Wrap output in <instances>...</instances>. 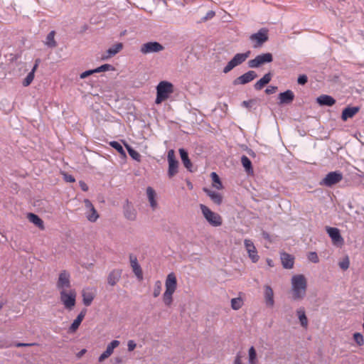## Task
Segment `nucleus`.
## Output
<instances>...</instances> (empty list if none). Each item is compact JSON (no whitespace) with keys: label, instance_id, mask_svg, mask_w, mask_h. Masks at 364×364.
<instances>
[{"label":"nucleus","instance_id":"22","mask_svg":"<svg viewBox=\"0 0 364 364\" xmlns=\"http://www.w3.org/2000/svg\"><path fill=\"white\" fill-rule=\"evenodd\" d=\"M294 99V92L288 90L284 92H281L279 95V104H290L292 102V101Z\"/></svg>","mask_w":364,"mask_h":364},{"label":"nucleus","instance_id":"56","mask_svg":"<svg viewBox=\"0 0 364 364\" xmlns=\"http://www.w3.org/2000/svg\"><path fill=\"white\" fill-rule=\"evenodd\" d=\"M79 183H80V186L81 189L83 191H87L88 190V186L84 181H80Z\"/></svg>","mask_w":364,"mask_h":364},{"label":"nucleus","instance_id":"45","mask_svg":"<svg viewBox=\"0 0 364 364\" xmlns=\"http://www.w3.org/2000/svg\"><path fill=\"white\" fill-rule=\"evenodd\" d=\"M34 76L35 75L33 74V73H29L26 77L23 80V85L24 87H28V85H30L34 79Z\"/></svg>","mask_w":364,"mask_h":364},{"label":"nucleus","instance_id":"48","mask_svg":"<svg viewBox=\"0 0 364 364\" xmlns=\"http://www.w3.org/2000/svg\"><path fill=\"white\" fill-rule=\"evenodd\" d=\"M93 73H95V69L86 70V71L80 74V77L81 79H84V78H86L87 77L91 75Z\"/></svg>","mask_w":364,"mask_h":364},{"label":"nucleus","instance_id":"51","mask_svg":"<svg viewBox=\"0 0 364 364\" xmlns=\"http://www.w3.org/2000/svg\"><path fill=\"white\" fill-rule=\"evenodd\" d=\"M128 350L129 351H132L134 350V348H136V345L135 343V342L132 340L131 341H129L128 342Z\"/></svg>","mask_w":364,"mask_h":364},{"label":"nucleus","instance_id":"40","mask_svg":"<svg viewBox=\"0 0 364 364\" xmlns=\"http://www.w3.org/2000/svg\"><path fill=\"white\" fill-rule=\"evenodd\" d=\"M126 146H127L128 153L130 155V156L133 159H134V160H136L137 161H141V155H140V154L138 151H136V150H134L132 148H131L129 146L126 145Z\"/></svg>","mask_w":364,"mask_h":364},{"label":"nucleus","instance_id":"35","mask_svg":"<svg viewBox=\"0 0 364 364\" xmlns=\"http://www.w3.org/2000/svg\"><path fill=\"white\" fill-rule=\"evenodd\" d=\"M210 176L213 180V186L218 190L223 189V186L218 175L215 172H212Z\"/></svg>","mask_w":364,"mask_h":364},{"label":"nucleus","instance_id":"2","mask_svg":"<svg viewBox=\"0 0 364 364\" xmlns=\"http://www.w3.org/2000/svg\"><path fill=\"white\" fill-rule=\"evenodd\" d=\"M156 97L155 103L160 105L167 100L174 92V85L171 82L162 80L159 82L156 87Z\"/></svg>","mask_w":364,"mask_h":364},{"label":"nucleus","instance_id":"44","mask_svg":"<svg viewBox=\"0 0 364 364\" xmlns=\"http://www.w3.org/2000/svg\"><path fill=\"white\" fill-rule=\"evenodd\" d=\"M353 339L358 346H363L364 338L360 333H355L353 334Z\"/></svg>","mask_w":364,"mask_h":364},{"label":"nucleus","instance_id":"29","mask_svg":"<svg viewBox=\"0 0 364 364\" xmlns=\"http://www.w3.org/2000/svg\"><path fill=\"white\" fill-rule=\"evenodd\" d=\"M121 277V271L113 270L112 271L107 277V282L111 286H114Z\"/></svg>","mask_w":364,"mask_h":364},{"label":"nucleus","instance_id":"39","mask_svg":"<svg viewBox=\"0 0 364 364\" xmlns=\"http://www.w3.org/2000/svg\"><path fill=\"white\" fill-rule=\"evenodd\" d=\"M124 215L127 219L133 220L136 218V213L134 208L127 206L124 211Z\"/></svg>","mask_w":364,"mask_h":364},{"label":"nucleus","instance_id":"30","mask_svg":"<svg viewBox=\"0 0 364 364\" xmlns=\"http://www.w3.org/2000/svg\"><path fill=\"white\" fill-rule=\"evenodd\" d=\"M296 314L299 319L300 323L302 327L307 328L308 327V318L306 316L305 309L304 307H301L297 309Z\"/></svg>","mask_w":364,"mask_h":364},{"label":"nucleus","instance_id":"37","mask_svg":"<svg viewBox=\"0 0 364 364\" xmlns=\"http://www.w3.org/2000/svg\"><path fill=\"white\" fill-rule=\"evenodd\" d=\"M241 163L247 173L252 172V162L247 156H242Z\"/></svg>","mask_w":364,"mask_h":364},{"label":"nucleus","instance_id":"24","mask_svg":"<svg viewBox=\"0 0 364 364\" xmlns=\"http://www.w3.org/2000/svg\"><path fill=\"white\" fill-rule=\"evenodd\" d=\"M282 264L285 269H291L294 266V258L291 255L283 252L281 254Z\"/></svg>","mask_w":364,"mask_h":364},{"label":"nucleus","instance_id":"34","mask_svg":"<svg viewBox=\"0 0 364 364\" xmlns=\"http://www.w3.org/2000/svg\"><path fill=\"white\" fill-rule=\"evenodd\" d=\"M248 360L249 364H258V359L257 357V352L253 346H251L248 350Z\"/></svg>","mask_w":364,"mask_h":364},{"label":"nucleus","instance_id":"43","mask_svg":"<svg viewBox=\"0 0 364 364\" xmlns=\"http://www.w3.org/2000/svg\"><path fill=\"white\" fill-rule=\"evenodd\" d=\"M114 68L109 65V64H104L97 68L95 69V73H101V72H105L108 70H114Z\"/></svg>","mask_w":364,"mask_h":364},{"label":"nucleus","instance_id":"57","mask_svg":"<svg viewBox=\"0 0 364 364\" xmlns=\"http://www.w3.org/2000/svg\"><path fill=\"white\" fill-rule=\"evenodd\" d=\"M252 102H253V100L243 101L242 105L247 108H250L251 107V104Z\"/></svg>","mask_w":364,"mask_h":364},{"label":"nucleus","instance_id":"17","mask_svg":"<svg viewBox=\"0 0 364 364\" xmlns=\"http://www.w3.org/2000/svg\"><path fill=\"white\" fill-rule=\"evenodd\" d=\"M82 296L83 304L89 306L95 296V291L89 287L84 288L82 291Z\"/></svg>","mask_w":364,"mask_h":364},{"label":"nucleus","instance_id":"36","mask_svg":"<svg viewBox=\"0 0 364 364\" xmlns=\"http://www.w3.org/2000/svg\"><path fill=\"white\" fill-rule=\"evenodd\" d=\"M55 32L54 31H50L46 38V44L50 48H55L57 46L56 41H55Z\"/></svg>","mask_w":364,"mask_h":364},{"label":"nucleus","instance_id":"61","mask_svg":"<svg viewBox=\"0 0 364 364\" xmlns=\"http://www.w3.org/2000/svg\"><path fill=\"white\" fill-rule=\"evenodd\" d=\"M85 351H86V350H85V349L82 350H81V352H80V354H83V353H85Z\"/></svg>","mask_w":364,"mask_h":364},{"label":"nucleus","instance_id":"4","mask_svg":"<svg viewBox=\"0 0 364 364\" xmlns=\"http://www.w3.org/2000/svg\"><path fill=\"white\" fill-rule=\"evenodd\" d=\"M60 300L65 309L67 310H72L76 304L77 293L74 289L62 291L59 292Z\"/></svg>","mask_w":364,"mask_h":364},{"label":"nucleus","instance_id":"15","mask_svg":"<svg viewBox=\"0 0 364 364\" xmlns=\"http://www.w3.org/2000/svg\"><path fill=\"white\" fill-rule=\"evenodd\" d=\"M129 261L133 272L134 273V274L136 275L139 280H142L143 272L140 265L138 263L136 257L134 255H130Z\"/></svg>","mask_w":364,"mask_h":364},{"label":"nucleus","instance_id":"53","mask_svg":"<svg viewBox=\"0 0 364 364\" xmlns=\"http://www.w3.org/2000/svg\"><path fill=\"white\" fill-rule=\"evenodd\" d=\"M64 178L67 182L73 183L75 181V178L71 175L65 174Z\"/></svg>","mask_w":364,"mask_h":364},{"label":"nucleus","instance_id":"60","mask_svg":"<svg viewBox=\"0 0 364 364\" xmlns=\"http://www.w3.org/2000/svg\"><path fill=\"white\" fill-rule=\"evenodd\" d=\"M40 63H41V60L39 58H38L35 60V65H37L38 66L39 65Z\"/></svg>","mask_w":364,"mask_h":364},{"label":"nucleus","instance_id":"52","mask_svg":"<svg viewBox=\"0 0 364 364\" xmlns=\"http://www.w3.org/2000/svg\"><path fill=\"white\" fill-rule=\"evenodd\" d=\"M233 364H242V355L240 353H237L235 358Z\"/></svg>","mask_w":364,"mask_h":364},{"label":"nucleus","instance_id":"26","mask_svg":"<svg viewBox=\"0 0 364 364\" xmlns=\"http://www.w3.org/2000/svg\"><path fill=\"white\" fill-rule=\"evenodd\" d=\"M264 299L267 306L270 307L274 306V292L272 289L268 285L264 287Z\"/></svg>","mask_w":364,"mask_h":364},{"label":"nucleus","instance_id":"16","mask_svg":"<svg viewBox=\"0 0 364 364\" xmlns=\"http://www.w3.org/2000/svg\"><path fill=\"white\" fill-rule=\"evenodd\" d=\"M122 48L123 44L122 43H117L102 54L101 59L102 60H107L120 52Z\"/></svg>","mask_w":364,"mask_h":364},{"label":"nucleus","instance_id":"55","mask_svg":"<svg viewBox=\"0 0 364 364\" xmlns=\"http://www.w3.org/2000/svg\"><path fill=\"white\" fill-rule=\"evenodd\" d=\"M36 343H17L15 344L16 347H23V346H35Z\"/></svg>","mask_w":364,"mask_h":364},{"label":"nucleus","instance_id":"20","mask_svg":"<svg viewBox=\"0 0 364 364\" xmlns=\"http://www.w3.org/2000/svg\"><path fill=\"white\" fill-rule=\"evenodd\" d=\"M250 38L251 41L257 42V45L255 46V47H257L266 42L268 39V36L266 31L260 30L258 33L251 35Z\"/></svg>","mask_w":364,"mask_h":364},{"label":"nucleus","instance_id":"19","mask_svg":"<svg viewBox=\"0 0 364 364\" xmlns=\"http://www.w3.org/2000/svg\"><path fill=\"white\" fill-rule=\"evenodd\" d=\"M326 230L333 244H343V239L341 237L340 231L338 228L328 227L327 228Z\"/></svg>","mask_w":364,"mask_h":364},{"label":"nucleus","instance_id":"3","mask_svg":"<svg viewBox=\"0 0 364 364\" xmlns=\"http://www.w3.org/2000/svg\"><path fill=\"white\" fill-rule=\"evenodd\" d=\"M166 290L163 294V301L167 306H171L173 302V294L177 288V279L173 272L169 273L165 282Z\"/></svg>","mask_w":364,"mask_h":364},{"label":"nucleus","instance_id":"12","mask_svg":"<svg viewBox=\"0 0 364 364\" xmlns=\"http://www.w3.org/2000/svg\"><path fill=\"white\" fill-rule=\"evenodd\" d=\"M164 50V46L158 42H149L144 43L140 48V52L143 54L151 53H157Z\"/></svg>","mask_w":364,"mask_h":364},{"label":"nucleus","instance_id":"8","mask_svg":"<svg viewBox=\"0 0 364 364\" xmlns=\"http://www.w3.org/2000/svg\"><path fill=\"white\" fill-rule=\"evenodd\" d=\"M343 179V174L338 171H331L326 174V176L320 182L321 186L331 187L332 186L338 183Z\"/></svg>","mask_w":364,"mask_h":364},{"label":"nucleus","instance_id":"59","mask_svg":"<svg viewBox=\"0 0 364 364\" xmlns=\"http://www.w3.org/2000/svg\"><path fill=\"white\" fill-rule=\"evenodd\" d=\"M38 67V66L37 65L34 64V66H33V69L31 70V71L30 73H33V74L35 75V72L36 71Z\"/></svg>","mask_w":364,"mask_h":364},{"label":"nucleus","instance_id":"46","mask_svg":"<svg viewBox=\"0 0 364 364\" xmlns=\"http://www.w3.org/2000/svg\"><path fill=\"white\" fill-rule=\"evenodd\" d=\"M338 265L343 270L348 269L350 265L348 257H346L342 261H340Z\"/></svg>","mask_w":364,"mask_h":364},{"label":"nucleus","instance_id":"41","mask_svg":"<svg viewBox=\"0 0 364 364\" xmlns=\"http://www.w3.org/2000/svg\"><path fill=\"white\" fill-rule=\"evenodd\" d=\"M109 145L112 148L115 149L118 151V153H119L120 154H122L123 156H126L125 151H124L122 146L119 142L112 141L109 142Z\"/></svg>","mask_w":364,"mask_h":364},{"label":"nucleus","instance_id":"18","mask_svg":"<svg viewBox=\"0 0 364 364\" xmlns=\"http://www.w3.org/2000/svg\"><path fill=\"white\" fill-rule=\"evenodd\" d=\"M119 341H117V340H114L112 341L107 347V349L105 352H103L100 356L99 357V362L100 363H102L103 362L105 359H107V358H109L112 353H113V351H114V349L115 348H117V346H119Z\"/></svg>","mask_w":364,"mask_h":364},{"label":"nucleus","instance_id":"50","mask_svg":"<svg viewBox=\"0 0 364 364\" xmlns=\"http://www.w3.org/2000/svg\"><path fill=\"white\" fill-rule=\"evenodd\" d=\"M277 90V87H276V86H270V87H267L265 90V92L267 95H270V94L274 93Z\"/></svg>","mask_w":364,"mask_h":364},{"label":"nucleus","instance_id":"58","mask_svg":"<svg viewBox=\"0 0 364 364\" xmlns=\"http://www.w3.org/2000/svg\"><path fill=\"white\" fill-rule=\"evenodd\" d=\"M267 263L269 267H274V262L271 259H267Z\"/></svg>","mask_w":364,"mask_h":364},{"label":"nucleus","instance_id":"38","mask_svg":"<svg viewBox=\"0 0 364 364\" xmlns=\"http://www.w3.org/2000/svg\"><path fill=\"white\" fill-rule=\"evenodd\" d=\"M244 304L243 299L241 297L233 298L231 299V307L234 310H239Z\"/></svg>","mask_w":364,"mask_h":364},{"label":"nucleus","instance_id":"31","mask_svg":"<svg viewBox=\"0 0 364 364\" xmlns=\"http://www.w3.org/2000/svg\"><path fill=\"white\" fill-rule=\"evenodd\" d=\"M146 194L150 203V205L153 209L157 207V202L156 200V192L151 187L146 188Z\"/></svg>","mask_w":364,"mask_h":364},{"label":"nucleus","instance_id":"5","mask_svg":"<svg viewBox=\"0 0 364 364\" xmlns=\"http://www.w3.org/2000/svg\"><path fill=\"white\" fill-rule=\"evenodd\" d=\"M200 208L204 218L212 226L218 227L222 225L223 219L218 213L212 211L208 207L203 204L200 205Z\"/></svg>","mask_w":364,"mask_h":364},{"label":"nucleus","instance_id":"10","mask_svg":"<svg viewBox=\"0 0 364 364\" xmlns=\"http://www.w3.org/2000/svg\"><path fill=\"white\" fill-rule=\"evenodd\" d=\"M167 159L168 162V176L172 178L178 173V161L175 156L174 150L171 149L168 151Z\"/></svg>","mask_w":364,"mask_h":364},{"label":"nucleus","instance_id":"33","mask_svg":"<svg viewBox=\"0 0 364 364\" xmlns=\"http://www.w3.org/2000/svg\"><path fill=\"white\" fill-rule=\"evenodd\" d=\"M179 154L184 166L187 169L191 170V168L192 167V164L188 158L187 151L183 149H180Z\"/></svg>","mask_w":364,"mask_h":364},{"label":"nucleus","instance_id":"6","mask_svg":"<svg viewBox=\"0 0 364 364\" xmlns=\"http://www.w3.org/2000/svg\"><path fill=\"white\" fill-rule=\"evenodd\" d=\"M250 50L242 53H237L235 56L228 63L226 66L223 68V73H228L234 68L243 63L250 55Z\"/></svg>","mask_w":364,"mask_h":364},{"label":"nucleus","instance_id":"9","mask_svg":"<svg viewBox=\"0 0 364 364\" xmlns=\"http://www.w3.org/2000/svg\"><path fill=\"white\" fill-rule=\"evenodd\" d=\"M272 60V55L270 53H263L249 60L248 66L252 68H258L264 63H271Z\"/></svg>","mask_w":364,"mask_h":364},{"label":"nucleus","instance_id":"49","mask_svg":"<svg viewBox=\"0 0 364 364\" xmlns=\"http://www.w3.org/2000/svg\"><path fill=\"white\" fill-rule=\"evenodd\" d=\"M307 76L305 75H301L298 77V83L300 85H304L307 82Z\"/></svg>","mask_w":364,"mask_h":364},{"label":"nucleus","instance_id":"47","mask_svg":"<svg viewBox=\"0 0 364 364\" xmlns=\"http://www.w3.org/2000/svg\"><path fill=\"white\" fill-rule=\"evenodd\" d=\"M308 259L314 263H318L319 259L317 254L315 252H309L308 255Z\"/></svg>","mask_w":364,"mask_h":364},{"label":"nucleus","instance_id":"54","mask_svg":"<svg viewBox=\"0 0 364 364\" xmlns=\"http://www.w3.org/2000/svg\"><path fill=\"white\" fill-rule=\"evenodd\" d=\"M215 16V12L213 11H210L206 14V16L204 17V21L212 18Z\"/></svg>","mask_w":364,"mask_h":364},{"label":"nucleus","instance_id":"25","mask_svg":"<svg viewBox=\"0 0 364 364\" xmlns=\"http://www.w3.org/2000/svg\"><path fill=\"white\" fill-rule=\"evenodd\" d=\"M86 314V309L82 310L77 316V318L73 321V323L70 326L69 331L75 332L79 328L80 323L84 319Z\"/></svg>","mask_w":364,"mask_h":364},{"label":"nucleus","instance_id":"32","mask_svg":"<svg viewBox=\"0 0 364 364\" xmlns=\"http://www.w3.org/2000/svg\"><path fill=\"white\" fill-rule=\"evenodd\" d=\"M27 218L30 222L36 225L41 230H44L45 227L43 221L37 215L34 213H28Z\"/></svg>","mask_w":364,"mask_h":364},{"label":"nucleus","instance_id":"23","mask_svg":"<svg viewBox=\"0 0 364 364\" xmlns=\"http://www.w3.org/2000/svg\"><path fill=\"white\" fill-rule=\"evenodd\" d=\"M203 190L210 197V198L214 203L217 205H220L222 203L223 196L220 193L210 190L209 188H203Z\"/></svg>","mask_w":364,"mask_h":364},{"label":"nucleus","instance_id":"7","mask_svg":"<svg viewBox=\"0 0 364 364\" xmlns=\"http://www.w3.org/2000/svg\"><path fill=\"white\" fill-rule=\"evenodd\" d=\"M70 274L67 270H62L58 277L56 289L60 291L72 289Z\"/></svg>","mask_w":364,"mask_h":364},{"label":"nucleus","instance_id":"27","mask_svg":"<svg viewBox=\"0 0 364 364\" xmlns=\"http://www.w3.org/2000/svg\"><path fill=\"white\" fill-rule=\"evenodd\" d=\"M272 80V74L268 73L265 74L259 80H258L254 85L256 90H262L266 85H267Z\"/></svg>","mask_w":364,"mask_h":364},{"label":"nucleus","instance_id":"42","mask_svg":"<svg viewBox=\"0 0 364 364\" xmlns=\"http://www.w3.org/2000/svg\"><path fill=\"white\" fill-rule=\"evenodd\" d=\"M162 284L161 282L158 280L156 281L154 285L153 296L158 297L161 291Z\"/></svg>","mask_w":364,"mask_h":364},{"label":"nucleus","instance_id":"14","mask_svg":"<svg viewBox=\"0 0 364 364\" xmlns=\"http://www.w3.org/2000/svg\"><path fill=\"white\" fill-rule=\"evenodd\" d=\"M257 74L253 70H250L245 74L242 75L241 76L237 77L233 83L234 85H245L247 84L251 81H252L254 79L257 77Z\"/></svg>","mask_w":364,"mask_h":364},{"label":"nucleus","instance_id":"1","mask_svg":"<svg viewBox=\"0 0 364 364\" xmlns=\"http://www.w3.org/2000/svg\"><path fill=\"white\" fill-rule=\"evenodd\" d=\"M291 288L293 299L294 300L302 299L306 295L307 289V281L304 275H294L291 277Z\"/></svg>","mask_w":364,"mask_h":364},{"label":"nucleus","instance_id":"28","mask_svg":"<svg viewBox=\"0 0 364 364\" xmlns=\"http://www.w3.org/2000/svg\"><path fill=\"white\" fill-rule=\"evenodd\" d=\"M317 102L320 105L333 106L336 103V100L330 95H322L316 99Z\"/></svg>","mask_w":364,"mask_h":364},{"label":"nucleus","instance_id":"11","mask_svg":"<svg viewBox=\"0 0 364 364\" xmlns=\"http://www.w3.org/2000/svg\"><path fill=\"white\" fill-rule=\"evenodd\" d=\"M244 245L245 250L248 254L249 258L253 263H256L259 259V256L258 255L257 250L253 243V242L250 239H245L244 240Z\"/></svg>","mask_w":364,"mask_h":364},{"label":"nucleus","instance_id":"13","mask_svg":"<svg viewBox=\"0 0 364 364\" xmlns=\"http://www.w3.org/2000/svg\"><path fill=\"white\" fill-rule=\"evenodd\" d=\"M84 204L87 210L85 212L87 219L92 223L95 222L99 218V215L94 205L89 199H85Z\"/></svg>","mask_w":364,"mask_h":364},{"label":"nucleus","instance_id":"21","mask_svg":"<svg viewBox=\"0 0 364 364\" xmlns=\"http://www.w3.org/2000/svg\"><path fill=\"white\" fill-rule=\"evenodd\" d=\"M360 110L358 107H348L345 108L341 114V119L346 122L350 118H353Z\"/></svg>","mask_w":364,"mask_h":364}]
</instances>
